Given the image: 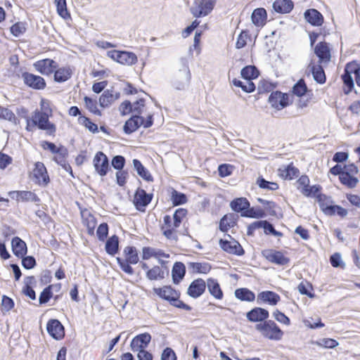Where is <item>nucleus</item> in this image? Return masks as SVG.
<instances>
[{
    "label": "nucleus",
    "instance_id": "f257e3e1",
    "mask_svg": "<svg viewBox=\"0 0 360 360\" xmlns=\"http://www.w3.org/2000/svg\"><path fill=\"white\" fill-rule=\"evenodd\" d=\"M123 256L124 258L116 257V261L120 269L128 275H133L134 270L131 265L136 264L139 262L138 250L134 246L128 245L123 250Z\"/></svg>",
    "mask_w": 360,
    "mask_h": 360
},
{
    "label": "nucleus",
    "instance_id": "f03ea898",
    "mask_svg": "<svg viewBox=\"0 0 360 360\" xmlns=\"http://www.w3.org/2000/svg\"><path fill=\"white\" fill-rule=\"evenodd\" d=\"M354 75L355 82L357 86L360 87V65L355 60L347 63L344 69V73L341 78L345 86L344 93L349 94L354 88V79L352 75Z\"/></svg>",
    "mask_w": 360,
    "mask_h": 360
},
{
    "label": "nucleus",
    "instance_id": "7ed1b4c3",
    "mask_svg": "<svg viewBox=\"0 0 360 360\" xmlns=\"http://www.w3.org/2000/svg\"><path fill=\"white\" fill-rule=\"evenodd\" d=\"M179 63L181 67L174 74L172 84L176 90L182 91L189 86L191 74L188 68V60L186 58H181Z\"/></svg>",
    "mask_w": 360,
    "mask_h": 360
},
{
    "label": "nucleus",
    "instance_id": "20e7f679",
    "mask_svg": "<svg viewBox=\"0 0 360 360\" xmlns=\"http://www.w3.org/2000/svg\"><path fill=\"white\" fill-rule=\"evenodd\" d=\"M153 124V115H149L146 119L139 115H134L128 119L124 126L123 131L126 134L136 131L141 126L147 129Z\"/></svg>",
    "mask_w": 360,
    "mask_h": 360
},
{
    "label": "nucleus",
    "instance_id": "39448f33",
    "mask_svg": "<svg viewBox=\"0 0 360 360\" xmlns=\"http://www.w3.org/2000/svg\"><path fill=\"white\" fill-rule=\"evenodd\" d=\"M255 328L260 332L264 337L271 340H280L283 335V332L281 329L271 320L257 323L255 326Z\"/></svg>",
    "mask_w": 360,
    "mask_h": 360
},
{
    "label": "nucleus",
    "instance_id": "423d86ee",
    "mask_svg": "<svg viewBox=\"0 0 360 360\" xmlns=\"http://www.w3.org/2000/svg\"><path fill=\"white\" fill-rule=\"evenodd\" d=\"M32 122L34 126L37 127L41 130L48 131L49 134L56 132V126L49 121V115L46 112L36 110L32 116Z\"/></svg>",
    "mask_w": 360,
    "mask_h": 360
},
{
    "label": "nucleus",
    "instance_id": "0eeeda50",
    "mask_svg": "<svg viewBox=\"0 0 360 360\" xmlns=\"http://www.w3.org/2000/svg\"><path fill=\"white\" fill-rule=\"evenodd\" d=\"M217 0H195L190 11L195 18L207 15L213 10Z\"/></svg>",
    "mask_w": 360,
    "mask_h": 360
},
{
    "label": "nucleus",
    "instance_id": "6e6552de",
    "mask_svg": "<svg viewBox=\"0 0 360 360\" xmlns=\"http://www.w3.org/2000/svg\"><path fill=\"white\" fill-rule=\"evenodd\" d=\"M153 198V193H148L144 189L138 188L134 195L133 203L137 210L145 212L146 207L150 203Z\"/></svg>",
    "mask_w": 360,
    "mask_h": 360
},
{
    "label": "nucleus",
    "instance_id": "1a4fd4ad",
    "mask_svg": "<svg viewBox=\"0 0 360 360\" xmlns=\"http://www.w3.org/2000/svg\"><path fill=\"white\" fill-rule=\"evenodd\" d=\"M342 172L341 165H335L330 169V173L333 175L338 176L339 180L342 185L349 188L356 187L359 183L358 178L353 175L343 174Z\"/></svg>",
    "mask_w": 360,
    "mask_h": 360
},
{
    "label": "nucleus",
    "instance_id": "9d476101",
    "mask_svg": "<svg viewBox=\"0 0 360 360\" xmlns=\"http://www.w3.org/2000/svg\"><path fill=\"white\" fill-rule=\"evenodd\" d=\"M93 165L96 172L101 176H105L110 169L109 159L102 151L96 153Z\"/></svg>",
    "mask_w": 360,
    "mask_h": 360
},
{
    "label": "nucleus",
    "instance_id": "9b49d317",
    "mask_svg": "<svg viewBox=\"0 0 360 360\" xmlns=\"http://www.w3.org/2000/svg\"><path fill=\"white\" fill-rule=\"evenodd\" d=\"M22 79L25 85L35 90H42L46 86V81L42 77L28 72L22 73Z\"/></svg>",
    "mask_w": 360,
    "mask_h": 360
},
{
    "label": "nucleus",
    "instance_id": "f8f14e48",
    "mask_svg": "<svg viewBox=\"0 0 360 360\" xmlns=\"http://www.w3.org/2000/svg\"><path fill=\"white\" fill-rule=\"evenodd\" d=\"M33 67L40 74L49 76L58 68V64L53 59L45 58L36 61Z\"/></svg>",
    "mask_w": 360,
    "mask_h": 360
},
{
    "label": "nucleus",
    "instance_id": "ddd939ff",
    "mask_svg": "<svg viewBox=\"0 0 360 360\" xmlns=\"http://www.w3.org/2000/svg\"><path fill=\"white\" fill-rule=\"evenodd\" d=\"M262 253L266 259L277 265L284 266L290 262V259L278 250L268 249L263 250Z\"/></svg>",
    "mask_w": 360,
    "mask_h": 360
},
{
    "label": "nucleus",
    "instance_id": "4468645a",
    "mask_svg": "<svg viewBox=\"0 0 360 360\" xmlns=\"http://www.w3.org/2000/svg\"><path fill=\"white\" fill-rule=\"evenodd\" d=\"M33 176L36 179L35 182L39 186H46L50 182L46 168L41 162L34 164Z\"/></svg>",
    "mask_w": 360,
    "mask_h": 360
},
{
    "label": "nucleus",
    "instance_id": "2eb2a0df",
    "mask_svg": "<svg viewBox=\"0 0 360 360\" xmlns=\"http://www.w3.org/2000/svg\"><path fill=\"white\" fill-rule=\"evenodd\" d=\"M269 103L272 108L281 110L289 105L288 96L279 91H273L269 97Z\"/></svg>",
    "mask_w": 360,
    "mask_h": 360
},
{
    "label": "nucleus",
    "instance_id": "dca6fc26",
    "mask_svg": "<svg viewBox=\"0 0 360 360\" xmlns=\"http://www.w3.org/2000/svg\"><path fill=\"white\" fill-rule=\"evenodd\" d=\"M48 333L55 340H60L65 336V328L58 319H50L46 324Z\"/></svg>",
    "mask_w": 360,
    "mask_h": 360
},
{
    "label": "nucleus",
    "instance_id": "f3484780",
    "mask_svg": "<svg viewBox=\"0 0 360 360\" xmlns=\"http://www.w3.org/2000/svg\"><path fill=\"white\" fill-rule=\"evenodd\" d=\"M219 245L224 251L229 254L242 256L245 253V251L241 245L235 240L233 241H229L227 240L220 239Z\"/></svg>",
    "mask_w": 360,
    "mask_h": 360
},
{
    "label": "nucleus",
    "instance_id": "a211bd4d",
    "mask_svg": "<svg viewBox=\"0 0 360 360\" xmlns=\"http://www.w3.org/2000/svg\"><path fill=\"white\" fill-rule=\"evenodd\" d=\"M281 300V297L271 290H265L257 295V302L259 304H268L271 306L276 305Z\"/></svg>",
    "mask_w": 360,
    "mask_h": 360
},
{
    "label": "nucleus",
    "instance_id": "6ab92c4d",
    "mask_svg": "<svg viewBox=\"0 0 360 360\" xmlns=\"http://www.w3.org/2000/svg\"><path fill=\"white\" fill-rule=\"evenodd\" d=\"M151 340V335L148 333H144L135 336L130 344L131 349L133 352L141 349H145Z\"/></svg>",
    "mask_w": 360,
    "mask_h": 360
},
{
    "label": "nucleus",
    "instance_id": "aec40b11",
    "mask_svg": "<svg viewBox=\"0 0 360 360\" xmlns=\"http://www.w3.org/2000/svg\"><path fill=\"white\" fill-rule=\"evenodd\" d=\"M205 289L206 282L202 278H197L189 285L187 294L193 298H198L205 292Z\"/></svg>",
    "mask_w": 360,
    "mask_h": 360
},
{
    "label": "nucleus",
    "instance_id": "412c9836",
    "mask_svg": "<svg viewBox=\"0 0 360 360\" xmlns=\"http://www.w3.org/2000/svg\"><path fill=\"white\" fill-rule=\"evenodd\" d=\"M314 53L319 58V63H325L330 60V50L328 43L321 41L318 43L314 48Z\"/></svg>",
    "mask_w": 360,
    "mask_h": 360
},
{
    "label": "nucleus",
    "instance_id": "4be33fe9",
    "mask_svg": "<svg viewBox=\"0 0 360 360\" xmlns=\"http://www.w3.org/2000/svg\"><path fill=\"white\" fill-rule=\"evenodd\" d=\"M304 18L308 23L314 27L321 26L324 21L323 15L315 8L307 9L304 13Z\"/></svg>",
    "mask_w": 360,
    "mask_h": 360
},
{
    "label": "nucleus",
    "instance_id": "5701e85b",
    "mask_svg": "<svg viewBox=\"0 0 360 360\" xmlns=\"http://www.w3.org/2000/svg\"><path fill=\"white\" fill-rule=\"evenodd\" d=\"M269 316L268 310L262 307H255L246 314L247 319L250 322L263 323Z\"/></svg>",
    "mask_w": 360,
    "mask_h": 360
},
{
    "label": "nucleus",
    "instance_id": "b1692460",
    "mask_svg": "<svg viewBox=\"0 0 360 360\" xmlns=\"http://www.w3.org/2000/svg\"><path fill=\"white\" fill-rule=\"evenodd\" d=\"M155 294L161 298L172 303V300L175 298H179L180 293L169 285H165L163 288H155L153 289Z\"/></svg>",
    "mask_w": 360,
    "mask_h": 360
},
{
    "label": "nucleus",
    "instance_id": "393cba45",
    "mask_svg": "<svg viewBox=\"0 0 360 360\" xmlns=\"http://www.w3.org/2000/svg\"><path fill=\"white\" fill-rule=\"evenodd\" d=\"M320 208L328 216H333L337 214L339 217L344 218L347 216L348 211L342 207L337 205H328L325 203L320 204Z\"/></svg>",
    "mask_w": 360,
    "mask_h": 360
},
{
    "label": "nucleus",
    "instance_id": "a878e982",
    "mask_svg": "<svg viewBox=\"0 0 360 360\" xmlns=\"http://www.w3.org/2000/svg\"><path fill=\"white\" fill-rule=\"evenodd\" d=\"M13 253L18 258L26 255L27 247L24 240L18 236L14 237L11 240Z\"/></svg>",
    "mask_w": 360,
    "mask_h": 360
},
{
    "label": "nucleus",
    "instance_id": "bb28decb",
    "mask_svg": "<svg viewBox=\"0 0 360 360\" xmlns=\"http://www.w3.org/2000/svg\"><path fill=\"white\" fill-rule=\"evenodd\" d=\"M206 287L212 296L217 300H222L224 297L223 291L220 287L218 281L215 278H210L207 280Z\"/></svg>",
    "mask_w": 360,
    "mask_h": 360
},
{
    "label": "nucleus",
    "instance_id": "cd10ccee",
    "mask_svg": "<svg viewBox=\"0 0 360 360\" xmlns=\"http://www.w3.org/2000/svg\"><path fill=\"white\" fill-rule=\"evenodd\" d=\"M272 6L276 13L285 14L291 12L294 3L292 0H276Z\"/></svg>",
    "mask_w": 360,
    "mask_h": 360
},
{
    "label": "nucleus",
    "instance_id": "c85d7f7f",
    "mask_svg": "<svg viewBox=\"0 0 360 360\" xmlns=\"http://www.w3.org/2000/svg\"><path fill=\"white\" fill-rule=\"evenodd\" d=\"M186 266L181 262H176L172 269V277L174 284H179L184 278Z\"/></svg>",
    "mask_w": 360,
    "mask_h": 360
},
{
    "label": "nucleus",
    "instance_id": "c756f323",
    "mask_svg": "<svg viewBox=\"0 0 360 360\" xmlns=\"http://www.w3.org/2000/svg\"><path fill=\"white\" fill-rule=\"evenodd\" d=\"M250 206V202L245 198H238L233 200L230 203L231 210L236 212H240L241 217Z\"/></svg>",
    "mask_w": 360,
    "mask_h": 360
},
{
    "label": "nucleus",
    "instance_id": "7c9ffc66",
    "mask_svg": "<svg viewBox=\"0 0 360 360\" xmlns=\"http://www.w3.org/2000/svg\"><path fill=\"white\" fill-rule=\"evenodd\" d=\"M120 239L117 235H113L106 239L105 245V252L111 256H115L120 250Z\"/></svg>",
    "mask_w": 360,
    "mask_h": 360
},
{
    "label": "nucleus",
    "instance_id": "2f4dec72",
    "mask_svg": "<svg viewBox=\"0 0 360 360\" xmlns=\"http://www.w3.org/2000/svg\"><path fill=\"white\" fill-rule=\"evenodd\" d=\"M53 73L54 81L58 83H63L71 77L72 72L70 67H58Z\"/></svg>",
    "mask_w": 360,
    "mask_h": 360
},
{
    "label": "nucleus",
    "instance_id": "473e14b6",
    "mask_svg": "<svg viewBox=\"0 0 360 360\" xmlns=\"http://www.w3.org/2000/svg\"><path fill=\"white\" fill-rule=\"evenodd\" d=\"M267 13L264 8H257L252 13L251 19L252 23L257 26H263L266 19Z\"/></svg>",
    "mask_w": 360,
    "mask_h": 360
},
{
    "label": "nucleus",
    "instance_id": "72a5a7b5",
    "mask_svg": "<svg viewBox=\"0 0 360 360\" xmlns=\"http://www.w3.org/2000/svg\"><path fill=\"white\" fill-rule=\"evenodd\" d=\"M309 68L311 72L314 79L319 84H324L326 80L325 72L322 66L319 65H312L310 64L309 65Z\"/></svg>",
    "mask_w": 360,
    "mask_h": 360
},
{
    "label": "nucleus",
    "instance_id": "f704fd0d",
    "mask_svg": "<svg viewBox=\"0 0 360 360\" xmlns=\"http://www.w3.org/2000/svg\"><path fill=\"white\" fill-rule=\"evenodd\" d=\"M235 297L245 302H252L255 299V294L252 290L246 288H238L234 292Z\"/></svg>",
    "mask_w": 360,
    "mask_h": 360
},
{
    "label": "nucleus",
    "instance_id": "c9c22d12",
    "mask_svg": "<svg viewBox=\"0 0 360 360\" xmlns=\"http://www.w3.org/2000/svg\"><path fill=\"white\" fill-rule=\"evenodd\" d=\"M133 165L137 174L147 181H153V178L148 170L142 165L140 160H133Z\"/></svg>",
    "mask_w": 360,
    "mask_h": 360
},
{
    "label": "nucleus",
    "instance_id": "e433bc0d",
    "mask_svg": "<svg viewBox=\"0 0 360 360\" xmlns=\"http://www.w3.org/2000/svg\"><path fill=\"white\" fill-rule=\"evenodd\" d=\"M188 269L194 274H207L210 271L212 266L207 262H190Z\"/></svg>",
    "mask_w": 360,
    "mask_h": 360
},
{
    "label": "nucleus",
    "instance_id": "4c0bfd02",
    "mask_svg": "<svg viewBox=\"0 0 360 360\" xmlns=\"http://www.w3.org/2000/svg\"><path fill=\"white\" fill-rule=\"evenodd\" d=\"M259 75V70L255 65H246L240 72L242 78L250 82L257 78Z\"/></svg>",
    "mask_w": 360,
    "mask_h": 360
},
{
    "label": "nucleus",
    "instance_id": "58836bf2",
    "mask_svg": "<svg viewBox=\"0 0 360 360\" xmlns=\"http://www.w3.org/2000/svg\"><path fill=\"white\" fill-rule=\"evenodd\" d=\"M259 229L262 228L266 235H273L276 237L283 236V233L278 231H276L274 225L268 221L267 220L259 221Z\"/></svg>",
    "mask_w": 360,
    "mask_h": 360
},
{
    "label": "nucleus",
    "instance_id": "ea45409f",
    "mask_svg": "<svg viewBox=\"0 0 360 360\" xmlns=\"http://www.w3.org/2000/svg\"><path fill=\"white\" fill-rule=\"evenodd\" d=\"M266 216V213L259 207H249L248 210L243 213V217L261 219Z\"/></svg>",
    "mask_w": 360,
    "mask_h": 360
},
{
    "label": "nucleus",
    "instance_id": "a19ab883",
    "mask_svg": "<svg viewBox=\"0 0 360 360\" xmlns=\"http://www.w3.org/2000/svg\"><path fill=\"white\" fill-rule=\"evenodd\" d=\"M137 62L135 53L129 51H121L118 63L122 65H131Z\"/></svg>",
    "mask_w": 360,
    "mask_h": 360
},
{
    "label": "nucleus",
    "instance_id": "79ce46f5",
    "mask_svg": "<svg viewBox=\"0 0 360 360\" xmlns=\"http://www.w3.org/2000/svg\"><path fill=\"white\" fill-rule=\"evenodd\" d=\"M257 201L264 206L265 212L272 217H276V208H278L277 204L274 201L266 200L261 198H258Z\"/></svg>",
    "mask_w": 360,
    "mask_h": 360
},
{
    "label": "nucleus",
    "instance_id": "37998d69",
    "mask_svg": "<svg viewBox=\"0 0 360 360\" xmlns=\"http://www.w3.org/2000/svg\"><path fill=\"white\" fill-rule=\"evenodd\" d=\"M146 278L150 281L161 280L165 278V272L159 266H154L147 271Z\"/></svg>",
    "mask_w": 360,
    "mask_h": 360
},
{
    "label": "nucleus",
    "instance_id": "c03bdc74",
    "mask_svg": "<svg viewBox=\"0 0 360 360\" xmlns=\"http://www.w3.org/2000/svg\"><path fill=\"white\" fill-rule=\"evenodd\" d=\"M235 224V221H233V217L232 214H225L220 219L219 221V230L222 232H226L229 229L233 227Z\"/></svg>",
    "mask_w": 360,
    "mask_h": 360
},
{
    "label": "nucleus",
    "instance_id": "a18cd8bd",
    "mask_svg": "<svg viewBox=\"0 0 360 360\" xmlns=\"http://www.w3.org/2000/svg\"><path fill=\"white\" fill-rule=\"evenodd\" d=\"M279 171L281 172V176L285 179H292L298 176L300 174L299 169L292 165H288L283 169H280Z\"/></svg>",
    "mask_w": 360,
    "mask_h": 360
},
{
    "label": "nucleus",
    "instance_id": "49530a36",
    "mask_svg": "<svg viewBox=\"0 0 360 360\" xmlns=\"http://www.w3.org/2000/svg\"><path fill=\"white\" fill-rule=\"evenodd\" d=\"M257 184L260 188L267 191H276L279 188L278 184L276 182L269 181L262 176L258 177L257 179Z\"/></svg>",
    "mask_w": 360,
    "mask_h": 360
},
{
    "label": "nucleus",
    "instance_id": "de8ad7c7",
    "mask_svg": "<svg viewBox=\"0 0 360 360\" xmlns=\"http://www.w3.org/2000/svg\"><path fill=\"white\" fill-rule=\"evenodd\" d=\"M114 102L112 90L106 89L99 98V103L102 108H108Z\"/></svg>",
    "mask_w": 360,
    "mask_h": 360
},
{
    "label": "nucleus",
    "instance_id": "09e8293b",
    "mask_svg": "<svg viewBox=\"0 0 360 360\" xmlns=\"http://www.w3.org/2000/svg\"><path fill=\"white\" fill-rule=\"evenodd\" d=\"M55 4L58 15L64 19L70 18V14L67 8L66 0H55Z\"/></svg>",
    "mask_w": 360,
    "mask_h": 360
},
{
    "label": "nucleus",
    "instance_id": "8fccbe9b",
    "mask_svg": "<svg viewBox=\"0 0 360 360\" xmlns=\"http://www.w3.org/2000/svg\"><path fill=\"white\" fill-rule=\"evenodd\" d=\"M233 84L235 86L240 87L244 92L252 93L255 91L256 86L252 82L247 81V84H244L242 81L238 79H233L232 81Z\"/></svg>",
    "mask_w": 360,
    "mask_h": 360
},
{
    "label": "nucleus",
    "instance_id": "3c124183",
    "mask_svg": "<svg viewBox=\"0 0 360 360\" xmlns=\"http://www.w3.org/2000/svg\"><path fill=\"white\" fill-rule=\"evenodd\" d=\"M307 86L304 79H302L298 80V82L295 83L292 87L293 94L298 97H302L304 96L307 93Z\"/></svg>",
    "mask_w": 360,
    "mask_h": 360
},
{
    "label": "nucleus",
    "instance_id": "603ef678",
    "mask_svg": "<svg viewBox=\"0 0 360 360\" xmlns=\"http://www.w3.org/2000/svg\"><path fill=\"white\" fill-rule=\"evenodd\" d=\"M171 200L174 206H178L186 202L187 196L183 193L173 190L172 192Z\"/></svg>",
    "mask_w": 360,
    "mask_h": 360
},
{
    "label": "nucleus",
    "instance_id": "864d4df0",
    "mask_svg": "<svg viewBox=\"0 0 360 360\" xmlns=\"http://www.w3.org/2000/svg\"><path fill=\"white\" fill-rule=\"evenodd\" d=\"M79 124L84 125L91 132L96 133L98 131V125L91 122V120L85 116H79L78 118Z\"/></svg>",
    "mask_w": 360,
    "mask_h": 360
},
{
    "label": "nucleus",
    "instance_id": "5fc2aeb1",
    "mask_svg": "<svg viewBox=\"0 0 360 360\" xmlns=\"http://www.w3.org/2000/svg\"><path fill=\"white\" fill-rule=\"evenodd\" d=\"M53 285H48L40 293L39 297V304H44L47 303L53 297Z\"/></svg>",
    "mask_w": 360,
    "mask_h": 360
},
{
    "label": "nucleus",
    "instance_id": "6e6d98bb",
    "mask_svg": "<svg viewBox=\"0 0 360 360\" xmlns=\"http://www.w3.org/2000/svg\"><path fill=\"white\" fill-rule=\"evenodd\" d=\"M187 214V210L184 208H179L177 209L174 214H173V226L174 228H178L179 227L180 224L182 222V219L184 217H186Z\"/></svg>",
    "mask_w": 360,
    "mask_h": 360
},
{
    "label": "nucleus",
    "instance_id": "4d7b16f0",
    "mask_svg": "<svg viewBox=\"0 0 360 360\" xmlns=\"http://www.w3.org/2000/svg\"><path fill=\"white\" fill-rule=\"evenodd\" d=\"M84 100L86 104V107L90 112H93L96 115H101V111L97 108V102L96 100L89 96H85Z\"/></svg>",
    "mask_w": 360,
    "mask_h": 360
},
{
    "label": "nucleus",
    "instance_id": "13d9d810",
    "mask_svg": "<svg viewBox=\"0 0 360 360\" xmlns=\"http://www.w3.org/2000/svg\"><path fill=\"white\" fill-rule=\"evenodd\" d=\"M0 118L8 120L15 124L17 122V117L13 111L8 108L0 107Z\"/></svg>",
    "mask_w": 360,
    "mask_h": 360
},
{
    "label": "nucleus",
    "instance_id": "bf43d9fd",
    "mask_svg": "<svg viewBox=\"0 0 360 360\" xmlns=\"http://www.w3.org/2000/svg\"><path fill=\"white\" fill-rule=\"evenodd\" d=\"M109 232V226L107 223L101 224L96 231L98 239L100 241H105L107 239Z\"/></svg>",
    "mask_w": 360,
    "mask_h": 360
},
{
    "label": "nucleus",
    "instance_id": "052dcab7",
    "mask_svg": "<svg viewBox=\"0 0 360 360\" xmlns=\"http://www.w3.org/2000/svg\"><path fill=\"white\" fill-rule=\"evenodd\" d=\"M20 200L22 202L32 201L34 202H39L40 198L33 192L28 191H21Z\"/></svg>",
    "mask_w": 360,
    "mask_h": 360
},
{
    "label": "nucleus",
    "instance_id": "680f3d73",
    "mask_svg": "<svg viewBox=\"0 0 360 360\" xmlns=\"http://www.w3.org/2000/svg\"><path fill=\"white\" fill-rule=\"evenodd\" d=\"M10 30L13 36L18 37L25 32L26 27L25 23L18 22L13 25L11 27Z\"/></svg>",
    "mask_w": 360,
    "mask_h": 360
},
{
    "label": "nucleus",
    "instance_id": "e2e57ef3",
    "mask_svg": "<svg viewBox=\"0 0 360 360\" xmlns=\"http://www.w3.org/2000/svg\"><path fill=\"white\" fill-rule=\"evenodd\" d=\"M22 261V266L25 269H32L35 267L37 265V262L35 258L33 256H23L22 257H20Z\"/></svg>",
    "mask_w": 360,
    "mask_h": 360
},
{
    "label": "nucleus",
    "instance_id": "0e129e2a",
    "mask_svg": "<svg viewBox=\"0 0 360 360\" xmlns=\"http://www.w3.org/2000/svg\"><path fill=\"white\" fill-rule=\"evenodd\" d=\"M321 187L319 185L307 186L306 188H302L301 192L307 197L315 196L320 192Z\"/></svg>",
    "mask_w": 360,
    "mask_h": 360
},
{
    "label": "nucleus",
    "instance_id": "69168bd1",
    "mask_svg": "<svg viewBox=\"0 0 360 360\" xmlns=\"http://www.w3.org/2000/svg\"><path fill=\"white\" fill-rule=\"evenodd\" d=\"M125 165V158L122 155H115L111 161L112 167L117 170H122Z\"/></svg>",
    "mask_w": 360,
    "mask_h": 360
},
{
    "label": "nucleus",
    "instance_id": "338daca9",
    "mask_svg": "<svg viewBox=\"0 0 360 360\" xmlns=\"http://www.w3.org/2000/svg\"><path fill=\"white\" fill-rule=\"evenodd\" d=\"M233 166L229 164H221L218 167L219 175L221 177H225L231 174Z\"/></svg>",
    "mask_w": 360,
    "mask_h": 360
},
{
    "label": "nucleus",
    "instance_id": "774afa93",
    "mask_svg": "<svg viewBox=\"0 0 360 360\" xmlns=\"http://www.w3.org/2000/svg\"><path fill=\"white\" fill-rule=\"evenodd\" d=\"M161 360H176V356L174 350L170 347L163 349Z\"/></svg>",
    "mask_w": 360,
    "mask_h": 360
}]
</instances>
